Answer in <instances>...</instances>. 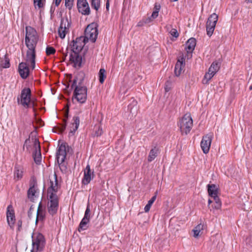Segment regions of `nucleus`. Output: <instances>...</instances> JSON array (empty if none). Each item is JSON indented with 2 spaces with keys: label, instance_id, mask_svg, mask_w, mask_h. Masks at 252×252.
I'll return each mask as SVG.
<instances>
[{
  "label": "nucleus",
  "instance_id": "864d4df0",
  "mask_svg": "<svg viewBox=\"0 0 252 252\" xmlns=\"http://www.w3.org/2000/svg\"><path fill=\"white\" fill-rule=\"evenodd\" d=\"M247 2H252V0H246Z\"/></svg>",
  "mask_w": 252,
  "mask_h": 252
},
{
  "label": "nucleus",
  "instance_id": "cd10ccee",
  "mask_svg": "<svg viewBox=\"0 0 252 252\" xmlns=\"http://www.w3.org/2000/svg\"><path fill=\"white\" fill-rule=\"evenodd\" d=\"M128 109L132 115H136L138 109L137 101L135 100H133L131 103L128 105Z\"/></svg>",
  "mask_w": 252,
  "mask_h": 252
},
{
  "label": "nucleus",
  "instance_id": "4d7b16f0",
  "mask_svg": "<svg viewBox=\"0 0 252 252\" xmlns=\"http://www.w3.org/2000/svg\"><path fill=\"white\" fill-rule=\"evenodd\" d=\"M141 25V24H140V22L138 23V26H140Z\"/></svg>",
  "mask_w": 252,
  "mask_h": 252
},
{
  "label": "nucleus",
  "instance_id": "ddd939ff",
  "mask_svg": "<svg viewBox=\"0 0 252 252\" xmlns=\"http://www.w3.org/2000/svg\"><path fill=\"white\" fill-rule=\"evenodd\" d=\"M25 60H26L25 59ZM28 64L29 65H31V66H32L31 63H28L27 62V61H26V62H22L20 63H19V66H18L19 73L20 75V76L23 79L27 78L29 75L30 70H29V67L28 65ZM31 67H32V66H31Z\"/></svg>",
  "mask_w": 252,
  "mask_h": 252
},
{
  "label": "nucleus",
  "instance_id": "5701e85b",
  "mask_svg": "<svg viewBox=\"0 0 252 252\" xmlns=\"http://www.w3.org/2000/svg\"><path fill=\"white\" fill-rule=\"evenodd\" d=\"M80 124V119L78 116H74L70 124L69 136H72L74 134L75 131L77 130Z\"/></svg>",
  "mask_w": 252,
  "mask_h": 252
},
{
  "label": "nucleus",
  "instance_id": "72a5a7b5",
  "mask_svg": "<svg viewBox=\"0 0 252 252\" xmlns=\"http://www.w3.org/2000/svg\"><path fill=\"white\" fill-rule=\"evenodd\" d=\"M103 133L102 128L99 126H95L94 129V135L95 136H99Z\"/></svg>",
  "mask_w": 252,
  "mask_h": 252
},
{
  "label": "nucleus",
  "instance_id": "bf43d9fd",
  "mask_svg": "<svg viewBox=\"0 0 252 252\" xmlns=\"http://www.w3.org/2000/svg\"><path fill=\"white\" fill-rule=\"evenodd\" d=\"M30 215H31V214H30V212H29V216H30Z\"/></svg>",
  "mask_w": 252,
  "mask_h": 252
},
{
  "label": "nucleus",
  "instance_id": "a19ab883",
  "mask_svg": "<svg viewBox=\"0 0 252 252\" xmlns=\"http://www.w3.org/2000/svg\"><path fill=\"white\" fill-rule=\"evenodd\" d=\"M34 3L35 6H38V8H41L43 6L42 0H34Z\"/></svg>",
  "mask_w": 252,
  "mask_h": 252
},
{
  "label": "nucleus",
  "instance_id": "c9c22d12",
  "mask_svg": "<svg viewBox=\"0 0 252 252\" xmlns=\"http://www.w3.org/2000/svg\"><path fill=\"white\" fill-rule=\"evenodd\" d=\"M10 63L9 60L5 57L4 60L1 61L0 63V66L3 68H8L9 67Z\"/></svg>",
  "mask_w": 252,
  "mask_h": 252
},
{
  "label": "nucleus",
  "instance_id": "58836bf2",
  "mask_svg": "<svg viewBox=\"0 0 252 252\" xmlns=\"http://www.w3.org/2000/svg\"><path fill=\"white\" fill-rule=\"evenodd\" d=\"M172 88V83L170 81L168 80L165 82L164 89L166 92H169Z\"/></svg>",
  "mask_w": 252,
  "mask_h": 252
},
{
  "label": "nucleus",
  "instance_id": "6ab92c4d",
  "mask_svg": "<svg viewBox=\"0 0 252 252\" xmlns=\"http://www.w3.org/2000/svg\"><path fill=\"white\" fill-rule=\"evenodd\" d=\"M185 64V57L182 56L178 59L175 64L174 73L176 76H179L182 73Z\"/></svg>",
  "mask_w": 252,
  "mask_h": 252
},
{
  "label": "nucleus",
  "instance_id": "f03ea898",
  "mask_svg": "<svg viewBox=\"0 0 252 252\" xmlns=\"http://www.w3.org/2000/svg\"><path fill=\"white\" fill-rule=\"evenodd\" d=\"M84 78V74L83 72L78 73L71 85V88L74 89L73 99L80 103H85L87 97V89L82 85Z\"/></svg>",
  "mask_w": 252,
  "mask_h": 252
},
{
  "label": "nucleus",
  "instance_id": "b1692460",
  "mask_svg": "<svg viewBox=\"0 0 252 252\" xmlns=\"http://www.w3.org/2000/svg\"><path fill=\"white\" fill-rule=\"evenodd\" d=\"M161 6L160 4L158 3H155L154 8V11L153 12L150 17H149L145 19L144 22L145 23H149L151 21H152L154 19H156L158 17V12L160 9Z\"/></svg>",
  "mask_w": 252,
  "mask_h": 252
},
{
  "label": "nucleus",
  "instance_id": "9b49d317",
  "mask_svg": "<svg viewBox=\"0 0 252 252\" xmlns=\"http://www.w3.org/2000/svg\"><path fill=\"white\" fill-rule=\"evenodd\" d=\"M60 188L56 174L50 179V186L47 190L48 196H57V192Z\"/></svg>",
  "mask_w": 252,
  "mask_h": 252
},
{
  "label": "nucleus",
  "instance_id": "09e8293b",
  "mask_svg": "<svg viewBox=\"0 0 252 252\" xmlns=\"http://www.w3.org/2000/svg\"><path fill=\"white\" fill-rule=\"evenodd\" d=\"M62 0H54V2L56 6H58L60 4Z\"/></svg>",
  "mask_w": 252,
  "mask_h": 252
},
{
  "label": "nucleus",
  "instance_id": "393cba45",
  "mask_svg": "<svg viewBox=\"0 0 252 252\" xmlns=\"http://www.w3.org/2000/svg\"><path fill=\"white\" fill-rule=\"evenodd\" d=\"M45 217V211L44 208L42 206L41 202H40L38 206V209L36 213V223L38 221H43Z\"/></svg>",
  "mask_w": 252,
  "mask_h": 252
},
{
  "label": "nucleus",
  "instance_id": "603ef678",
  "mask_svg": "<svg viewBox=\"0 0 252 252\" xmlns=\"http://www.w3.org/2000/svg\"><path fill=\"white\" fill-rule=\"evenodd\" d=\"M30 141V140L29 139H27L26 140L25 142V144H24V146L28 143V142Z\"/></svg>",
  "mask_w": 252,
  "mask_h": 252
},
{
  "label": "nucleus",
  "instance_id": "423d86ee",
  "mask_svg": "<svg viewBox=\"0 0 252 252\" xmlns=\"http://www.w3.org/2000/svg\"><path fill=\"white\" fill-rule=\"evenodd\" d=\"M31 91L30 88H24L21 91L20 95L17 97L18 104L25 108H29L31 101Z\"/></svg>",
  "mask_w": 252,
  "mask_h": 252
},
{
  "label": "nucleus",
  "instance_id": "bb28decb",
  "mask_svg": "<svg viewBox=\"0 0 252 252\" xmlns=\"http://www.w3.org/2000/svg\"><path fill=\"white\" fill-rule=\"evenodd\" d=\"M158 153H159V150H158V148L155 147L153 148H152L150 150L148 157V161L151 162L154 159H155V158L158 156Z\"/></svg>",
  "mask_w": 252,
  "mask_h": 252
},
{
  "label": "nucleus",
  "instance_id": "412c9836",
  "mask_svg": "<svg viewBox=\"0 0 252 252\" xmlns=\"http://www.w3.org/2000/svg\"><path fill=\"white\" fill-rule=\"evenodd\" d=\"M34 146L35 148V151L33 155L34 160L36 163L39 164L41 161V155L39 143L36 139L34 140Z\"/></svg>",
  "mask_w": 252,
  "mask_h": 252
},
{
  "label": "nucleus",
  "instance_id": "de8ad7c7",
  "mask_svg": "<svg viewBox=\"0 0 252 252\" xmlns=\"http://www.w3.org/2000/svg\"><path fill=\"white\" fill-rule=\"evenodd\" d=\"M157 194H158V191H156V192L155 193V195L151 198V199L153 201H155L156 200V199L157 198Z\"/></svg>",
  "mask_w": 252,
  "mask_h": 252
},
{
  "label": "nucleus",
  "instance_id": "2f4dec72",
  "mask_svg": "<svg viewBox=\"0 0 252 252\" xmlns=\"http://www.w3.org/2000/svg\"><path fill=\"white\" fill-rule=\"evenodd\" d=\"M99 81L101 84H103L105 79L106 77V71L104 68H101L98 73Z\"/></svg>",
  "mask_w": 252,
  "mask_h": 252
},
{
  "label": "nucleus",
  "instance_id": "4c0bfd02",
  "mask_svg": "<svg viewBox=\"0 0 252 252\" xmlns=\"http://www.w3.org/2000/svg\"><path fill=\"white\" fill-rule=\"evenodd\" d=\"M56 52V50L52 47L47 46L46 49V53L47 55L54 54Z\"/></svg>",
  "mask_w": 252,
  "mask_h": 252
},
{
  "label": "nucleus",
  "instance_id": "0eeeda50",
  "mask_svg": "<svg viewBox=\"0 0 252 252\" xmlns=\"http://www.w3.org/2000/svg\"><path fill=\"white\" fill-rule=\"evenodd\" d=\"M96 24L92 23L89 24L85 31V40L88 41L89 40L92 42H94L96 39L98 32L96 28Z\"/></svg>",
  "mask_w": 252,
  "mask_h": 252
},
{
  "label": "nucleus",
  "instance_id": "3c124183",
  "mask_svg": "<svg viewBox=\"0 0 252 252\" xmlns=\"http://www.w3.org/2000/svg\"><path fill=\"white\" fill-rule=\"evenodd\" d=\"M154 202V201H153L151 199H150L149 201H148V203L151 204L152 205V204H153V203Z\"/></svg>",
  "mask_w": 252,
  "mask_h": 252
},
{
  "label": "nucleus",
  "instance_id": "9d476101",
  "mask_svg": "<svg viewBox=\"0 0 252 252\" xmlns=\"http://www.w3.org/2000/svg\"><path fill=\"white\" fill-rule=\"evenodd\" d=\"M70 23L66 17H63L61 21L60 26L58 29V34L62 39L64 38L66 34L69 32Z\"/></svg>",
  "mask_w": 252,
  "mask_h": 252
},
{
  "label": "nucleus",
  "instance_id": "f257e3e1",
  "mask_svg": "<svg viewBox=\"0 0 252 252\" xmlns=\"http://www.w3.org/2000/svg\"><path fill=\"white\" fill-rule=\"evenodd\" d=\"M25 43L28 50L26 53V60L28 63H31L32 69L35 66V47L38 39L36 31L31 27L26 28Z\"/></svg>",
  "mask_w": 252,
  "mask_h": 252
},
{
  "label": "nucleus",
  "instance_id": "1a4fd4ad",
  "mask_svg": "<svg viewBox=\"0 0 252 252\" xmlns=\"http://www.w3.org/2000/svg\"><path fill=\"white\" fill-rule=\"evenodd\" d=\"M48 211L51 215L56 214L59 207V198L58 196H48Z\"/></svg>",
  "mask_w": 252,
  "mask_h": 252
},
{
  "label": "nucleus",
  "instance_id": "37998d69",
  "mask_svg": "<svg viewBox=\"0 0 252 252\" xmlns=\"http://www.w3.org/2000/svg\"><path fill=\"white\" fill-rule=\"evenodd\" d=\"M204 137L203 136L201 143H200V146H201V148L202 149L203 152L204 153H205V144H204V143H203L204 142Z\"/></svg>",
  "mask_w": 252,
  "mask_h": 252
},
{
  "label": "nucleus",
  "instance_id": "2eb2a0df",
  "mask_svg": "<svg viewBox=\"0 0 252 252\" xmlns=\"http://www.w3.org/2000/svg\"><path fill=\"white\" fill-rule=\"evenodd\" d=\"M196 40L194 38H189L186 43L185 50L187 53V57L189 59L192 57V53L196 46Z\"/></svg>",
  "mask_w": 252,
  "mask_h": 252
},
{
  "label": "nucleus",
  "instance_id": "20e7f679",
  "mask_svg": "<svg viewBox=\"0 0 252 252\" xmlns=\"http://www.w3.org/2000/svg\"><path fill=\"white\" fill-rule=\"evenodd\" d=\"M178 125L182 133L187 134L189 133L193 126V121L190 114H186L180 120Z\"/></svg>",
  "mask_w": 252,
  "mask_h": 252
},
{
  "label": "nucleus",
  "instance_id": "6e6552de",
  "mask_svg": "<svg viewBox=\"0 0 252 252\" xmlns=\"http://www.w3.org/2000/svg\"><path fill=\"white\" fill-rule=\"evenodd\" d=\"M218 20V16L216 13L211 14L208 19L206 24V30L207 35L210 37L214 32Z\"/></svg>",
  "mask_w": 252,
  "mask_h": 252
},
{
  "label": "nucleus",
  "instance_id": "c85d7f7f",
  "mask_svg": "<svg viewBox=\"0 0 252 252\" xmlns=\"http://www.w3.org/2000/svg\"><path fill=\"white\" fill-rule=\"evenodd\" d=\"M90 220L88 219L83 218L81 220L78 230L79 232H81L83 230H85L88 228V223H89Z\"/></svg>",
  "mask_w": 252,
  "mask_h": 252
},
{
  "label": "nucleus",
  "instance_id": "4be33fe9",
  "mask_svg": "<svg viewBox=\"0 0 252 252\" xmlns=\"http://www.w3.org/2000/svg\"><path fill=\"white\" fill-rule=\"evenodd\" d=\"M94 176V172L91 170L90 166L88 165L84 170V177L82 182L84 185H88L91 181Z\"/></svg>",
  "mask_w": 252,
  "mask_h": 252
},
{
  "label": "nucleus",
  "instance_id": "6e6d98bb",
  "mask_svg": "<svg viewBox=\"0 0 252 252\" xmlns=\"http://www.w3.org/2000/svg\"><path fill=\"white\" fill-rule=\"evenodd\" d=\"M64 58H66V57L67 56V53L64 54Z\"/></svg>",
  "mask_w": 252,
  "mask_h": 252
},
{
  "label": "nucleus",
  "instance_id": "5fc2aeb1",
  "mask_svg": "<svg viewBox=\"0 0 252 252\" xmlns=\"http://www.w3.org/2000/svg\"><path fill=\"white\" fill-rule=\"evenodd\" d=\"M249 89H250V90H252V85H251V86L250 87Z\"/></svg>",
  "mask_w": 252,
  "mask_h": 252
},
{
  "label": "nucleus",
  "instance_id": "473e14b6",
  "mask_svg": "<svg viewBox=\"0 0 252 252\" xmlns=\"http://www.w3.org/2000/svg\"><path fill=\"white\" fill-rule=\"evenodd\" d=\"M91 6L95 10L97 11L100 5V0H90Z\"/></svg>",
  "mask_w": 252,
  "mask_h": 252
},
{
  "label": "nucleus",
  "instance_id": "49530a36",
  "mask_svg": "<svg viewBox=\"0 0 252 252\" xmlns=\"http://www.w3.org/2000/svg\"><path fill=\"white\" fill-rule=\"evenodd\" d=\"M65 128H66V124L63 125L60 128V131L61 132L65 130Z\"/></svg>",
  "mask_w": 252,
  "mask_h": 252
},
{
  "label": "nucleus",
  "instance_id": "a211bd4d",
  "mask_svg": "<svg viewBox=\"0 0 252 252\" xmlns=\"http://www.w3.org/2000/svg\"><path fill=\"white\" fill-rule=\"evenodd\" d=\"M66 152L65 144H61L57 152V159L59 164L63 163L66 158Z\"/></svg>",
  "mask_w": 252,
  "mask_h": 252
},
{
  "label": "nucleus",
  "instance_id": "c03bdc74",
  "mask_svg": "<svg viewBox=\"0 0 252 252\" xmlns=\"http://www.w3.org/2000/svg\"><path fill=\"white\" fill-rule=\"evenodd\" d=\"M152 206V205L149 204V203H147V204L145 206V207H144V211L146 213H147L149 211L151 207Z\"/></svg>",
  "mask_w": 252,
  "mask_h": 252
},
{
  "label": "nucleus",
  "instance_id": "e433bc0d",
  "mask_svg": "<svg viewBox=\"0 0 252 252\" xmlns=\"http://www.w3.org/2000/svg\"><path fill=\"white\" fill-rule=\"evenodd\" d=\"M90 212H91V210H90V206L88 204L87 205L86 210L85 211V215H84L83 218L88 219L90 220Z\"/></svg>",
  "mask_w": 252,
  "mask_h": 252
},
{
  "label": "nucleus",
  "instance_id": "39448f33",
  "mask_svg": "<svg viewBox=\"0 0 252 252\" xmlns=\"http://www.w3.org/2000/svg\"><path fill=\"white\" fill-rule=\"evenodd\" d=\"M208 192L210 198L208 199L209 205L211 203L215 202L214 207L216 209H219L221 206V202L218 196V189L215 185H208Z\"/></svg>",
  "mask_w": 252,
  "mask_h": 252
},
{
  "label": "nucleus",
  "instance_id": "f704fd0d",
  "mask_svg": "<svg viewBox=\"0 0 252 252\" xmlns=\"http://www.w3.org/2000/svg\"><path fill=\"white\" fill-rule=\"evenodd\" d=\"M202 226L201 224L198 225L196 226L194 229L193 230V236L195 238H197L199 234L200 229L202 228Z\"/></svg>",
  "mask_w": 252,
  "mask_h": 252
},
{
  "label": "nucleus",
  "instance_id": "f3484780",
  "mask_svg": "<svg viewBox=\"0 0 252 252\" xmlns=\"http://www.w3.org/2000/svg\"><path fill=\"white\" fill-rule=\"evenodd\" d=\"M220 67V63L218 62H214L209 68L208 72L206 73V80L209 81L218 71Z\"/></svg>",
  "mask_w": 252,
  "mask_h": 252
},
{
  "label": "nucleus",
  "instance_id": "a18cd8bd",
  "mask_svg": "<svg viewBox=\"0 0 252 252\" xmlns=\"http://www.w3.org/2000/svg\"><path fill=\"white\" fill-rule=\"evenodd\" d=\"M22 222L21 220H19L17 221V225L18 226V230L20 231L21 227H22Z\"/></svg>",
  "mask_w": 252,
  "mask_h": 252
},
{
  "label": "nucleus",
  "instance_id": "7c9ffc66",
  "mask_svg": "<svg viewBox=\"0 0 252 252\" xmlns=\"http://www.w3.org/2000/svg\"><path fill=\"white\" fill-rule=\"evenodd\" d=\"M213 138V134H208L206 136V141H205V142H206V154H207L209 151Z\"/></svg>",
  "mask_w": 252,
  "mask_h": 252
},
{
  "label": "nucleus",
  "instance_id": "c756f323",
  "mask_svg": "<svg viewBox=\"0 0 252 252\" xmlns=\"http://www.w3.org/2000/svg\"><path fill=\"white\" fill-rule=\"evenodd\" d=\"M36 188L34 185H33L32 187H31L29 189L28 192V196L29 198L31 200L33 201L36 197Z\"/></svg>",
  "mask_w": 252,
  "mask_h": 252
},
{
  "label": "nucleus",
  "instance_id": "aec40b11",
  "mask_svg": "<svg viewBox=\"0 0 252 252\" xmlns=\"http://www.w3.org/2000/svg\"><path fill=\"white\" fill-rule=\"evenodd\" d=\"M79 53L71 52L69 56V61L73 64L74 67H80L82 63V57Z\"/></svg>",
  "mask_w": 252,
  "mask_h": 252
},
{
  "label": "nucleus",
  "instance_id": "f8f14e48",
  "mask_svg": "<svg viewBox=\"0 0 252 252\" xmlns=\"http://www.w3.org/2000/svg\"><path fill=\"white\" fill-rule=\"evenodd\" d=\"M86 42L85 37H83V36L76 38L75 40L73 41L72 44H70L72 52L79 53L82 50Z\"/></svg>",
  "mask_w": 252,
  "mask_h": 252
},
{
  "label": "nucleus",
  "instance_id": "7ed1b4c3",
  "mask_svg": "<svg viewBox=\"0 0 252 252\" xmlns=\"http://www.w3.org/2000/svg\"><path fill=\"white\" fill-rule=\"evenodd\" d=\"M45 240L43 235L39 233H34L32 235V252H41L43 250Z\"/></svg>",
  "mask_w": 252,
  "mask_h": 252
},
{
  "label": "nucleus",
  "instance_id": "a878e982",
  "mask_svg": "<svg viewBox=\"0 0 252 252\" xmlns=\"http://www.w3.org/2000/svg\"><path fill=\"white\" fill-rule=\"evenodd\" d=\"M23 173L24 169L22 166L19 165H15L14 171V179L15 181L21 180L23 177Z\"/></svg>",
  "mask_w": 252,
  "mask_h": 252
},
{
  "label": "nucleus",
  "instance_id": "dca6fc26",
  "mask_svg": "<svg viewBox=\"0 0 252 252\" xmlns=\"http://www.w3.org/2000/svg\"><path fill=\"white\" fill-rule=\"evenodd\" d=\"M7 222L11 229H13L15 221V217L14 211L11 205H9L7 207L6 211Z\"/></svg>",
  "mask_w": 252,
  "mask_h": 252
},
{
  "label": "nucleus",
  "instance_id": "4468645a",
  "mask_svg": "<svg viewBox=\"0 0 252 252\" xmlns=\"http://www.w3.org/2000/svg\"><path fill=\"white\" fill-rule=\"evenodd\" d=\"M77 8L80 13L88 15L90 13V8L87 0H77Z\"/></svg>",
  "mask_w": 252,
  "mask_h": 252
},
{
  "label": "nucleus",
  "instance_id": "8fccbe9b",
  "mask_svg": "<svg viewBox=\"0 0 252 252\" xmlns=\"http://www.w3.org/2000/svg\"><path fill=\"white\" fill-rule=\"evenodd\" d=\"M109 3L108 0L107 3L106 4V8L107 10H108L109 9Z\"/></svg>",
  "mask_w": 252,
  "mask_h": 252
},
{
  "label": "nucleus",
  "instance_id": "13d9d810",
  "mask_svg": "<svg viewBox=\"0 0 252 252\" xmlns=\"http://www.w3.org/2000/svg\"><path fill=\"white\" fill-rule=\"evenodd\" d=\"M30 215H31V214H30V212H29V216H30Z\"/></svg>",
  "mask_w": 252,
  "mask_h": 252
},
{
  "label": "nucleus",
  "instance_id": "052dcab7",
  "mask_svg": "<svg viewBox=\"0 0 252 252\" xmlns=\"http://www.w3.org/2000/svg\"><path fill=\"white\" fill-rule=\"evenodd\" d=\"M31 252H32V251L31 250Z\"/></svg>",
  "mask_w": 252,
  "mask_h": 252
},
{
  "label": "nucleus",
  "instance_id": "ea45409f",
  "mask_svg": "<svg viewBox=\"0 0 252 252\" xmlns=\"http://www.w3.org/2000/svg\"><path fill=\"white\" fill-rule=\"evenodd\" d=\"M73 3V0H65V5L66 7L68 8L69 9H70Z\"/></svg>",
  "mask_w": 252,
  "mask_h": 252
},
{
  "label": "nucleus",
  "instance_id": "79ce46f5",
  "mask_svg": "<svg viewBox=\"0 0 252 252\" xmlns=\"http://www.w3.org/2000/svg\"><path fill=\"white\" fill-rule=\"evenodd\" d=\"M170 33L173 36V37H175L176 38H177V37H178L179 36V34L178 33V32L177 31V30L175 29H172L170 32Z\"/></svg>",
  "mask_w": 252,
  "mask_h": 252
}]
</instances>
